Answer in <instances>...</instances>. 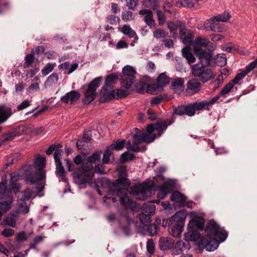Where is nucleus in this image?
<instances>
[{
    "label": "nucleus",
    "mask_w": 257,
    "mask_h": 257,
    "mask_svg": "<svg viewBox=\"0 0 257 257\" xmlns=\"http://www.w3.org/2000/svg\"><path fill=\"white\" fill-rule=\"evenodd\" d=\"M22 176L21 173L13 172L11 174L10 189L8 188L7 187V176L4 175L2 177V181L0 182V221L4 214L12 207V203L14 201L12 191L15 194L20 191L22 187L21 184H18L17 182L20 180V176Z\"/></svg>",
    "instance_id": "obj_1"
},
{
    "label": "nucleus",
    "mask_w": 257,
    "mask_h": 257,
    "mask_svg": "<svg viewBox=\"0 0 257 257\" xmlns=\"http://www.w3.org/2000/svg\"><path fill=\"white\" fill-rule=\"evenodd\" d=\"M205 231L206 235L201 238L198 244L208 251L215 250L219 243L224 241L228 236L227 232L224 230H220L219 225L214 219L210 220Z\"/></svg>",
    "instance_id": "obj_2"
},
{
    "label": "nucleus",
    "mask_w": 257,
    "mask_h": 257,
    "mask_svg": "<svg viewBox=\"0 0 257 257\" xmlns=\"http://www.w3.org/2000/svg\"><path fill=\"white\" fill-rule=\"evenodd\" d=\"M136 73L134 68L126 65L123 68L121 74L119 75L117 73H112L106 76L103 86L113 88V84L116 83L119 79L121 86L128 89L136 81Z\"/></svg>",
    "instance_id": "obj_3"
},
{
    "label": "nucleus",
    "mask_w": 257,
    "mask_h": 257,
    "mask_svg": "<svg viewBox=\"0 0 257 257\" xmlns=\"http://www.w3.org/2000/svg\"><path fill=\"white\" fill-rule=\"evenodd\" d=\"M22 175L25 177V181L27 184L33 185L39 181H44L46 179V171L35 168V166H23L20 169Z\"/></svg>",
    "instance_id": "obj_4"
},
{
    "label": "nucleus",
    "mask_w": 257,
    "mask_h": 257,
    "mask_svg": "<svg viewBox=\"0 0 257 257\" xmlns=\"http://www.w3.org/2000/svg\"><path fill=\"white\" fill-rule=\"evenodd\" d=\"M187 213L186 210L182 209L176 212L173 215V222L169 227L171 228L170 232L172 236L178 237L181 235L183 231Z\"/></svg>",
    "instance_id": "obj_5"
},
{
    "label": "nucleus",
    "mask_w": 257,
    "mask_h": 257,
    "mask_svg": "<svg viewBox=\"0 0 257 257\" xmlns=\"http://www.w3.org/2000/svg\"><path fill=\"white\" fill-rule=\"evenodd\" d=\"M102 77L99 76L94 78L88 84L83 85L81 89L86 88L84 92V98L82 100V103L85 105L89 104L96 97L97 93L96 89L99 87L102 81Z\"/></svg>",
    "instance_id": "obj_6"
},
{
    "label": "nucleus",
    "mask_w": 257,
    "mask_h": 257,
    "mask_svg": "<svg viewBox=\"0 0 257 257\" xmlns=\"http://www.w3.org/2000/svg\"><path fill=\"white\" fill-rule=\"evenodd\" d=\"M193 75L202 83H205L213 78V72L210 68L202 63L194 65L191 69Z\"/></svg>",
    "instance_id": "obj_7"
},
{
    "label": "nucleus",
    "mask_w": 257,
    "mask_h": 257,
    "mask_svg": "<svg viewBox=\"0 0 257 257\" xmlns=\"http://www.w3.org/2000/svg\"><path fill=\"white\" fill-rule=\"evenodd\" d=\"M103 184L107 185L109 188L108 193L114 194L116 192V189L118 188V185L124 187H128L131 185V181L127 178H118L114 181H111L107 178H103L101 180Z\"/></svg>",
    "instance_id": "obj_8"
},
{
    "label": "nucleus",
    "mask_w": 257,
    "mask_h": 257,
    "mask_svg": "<svg viewBox=\"0 0 257 257\" xmlns=\"http://www.w3.org/2000/svg\"><path fill=\"white\" fill-rule=\"evenodd\" d=\"M73 178L75 183L79 185H83L87 183H91L93 175L86 174L82 170L77 169L73 173Z\"/></svg>",
    "instance_id": "obj_9"
},
{
    "label": "nucleus",
    "mask_w": 257,
    "mask_h": 257,
    "mask_svg": "<svg viewBox=\"0 0 257 257\" xmlns=\"http://www.w3.org/2000/svg\"><path fill=\"white\" fill-rule=\"evenodd\" d=\"M168 28L170 32L172 34V37L175 38L177 37V30L179 29V35L182 37L185 34V24L181 21L178 20L176 22L169 21L167 24Z\"/></svg>",
    "instance_id": "obj_10"
},
{
    "label": "nucleus",
    "mask_w": 257,
    "mask_h": 257,
    "mask_svg": "<svg viewBox=\"0 0 257 257\" xmlns=\"http://www.w3.org/2000/svg\"><path fill=\"white\" fill-rule=\"evenodd\" d=\"M100 103L109 102L114 99L113 88L103 86L100 91Z\"/></svg>",
    "instance_id": "obj_11"
},
{
    "label": "nucleus",
    "mask_w": 257,
    "mask_h": 257,
    "mask_svg": "<svg viewBox=\"0 0 257 257\" xmlns=\"http://www.w3.org/2000/svg\"><path fill=\"white\" fill-rule=\"evenodd\" d=\"M194 53L200 61V63L204 62L205 65L210 64L213 57L212 51L209 49L203 50L202 49L195 48Z\"/></svg>",
    "instance_id": "obj_12"
},
{
    "label": "nucleus",
    "mask_w": 257,
    "mask_h": 257,
    "mask_svg": "<svg viewBox=\"0 0 257 257\" xmlns=\"http://www.w3.org/2000/svg\"><path fill=\"white\" fill-rule=\"evenodd\" d=\"M256 66L257 58L246 66L244 70H242L240 73H237L231 81L234 84H238L239 81L243 79L244 77L255 68Z\"/></svg>",
    "instance_id": "obj_13"
},
{
    "label": "nucleus",
    "mask_w": 257,
    "mask_h": 257,
    "mask_svg": "<svg viewBox=\"0 0 257 257\" xmlns=\"http://www.w3.org/2000/svg\"><path fill=\"white\" fill-rule=\"evenodd\" d=\"M201 88V84L196 78L189 80L187 83L186 91L187 93L191 96L199 92Z\"/></svg>",
    "instance_id": "obj_14"
},
{
    "label": "nucleus",
    "mask_w": 257,
    "mask_h": 257,
    "mask_svg": "<svg viewBox=\"0 0 257 257\" xmlns=\"http://www.w3.org/2000/svg\"><path fill=\"white\" fill-rule=\"evenodd\" d=\"M62 147L63 146L61 144H52L46 150V153L47 155H50L54 151V158L55 162H61V159L63 152Z\"/></svg>",
    "instance_id": "obj_15"
},
{
    "label": "nucleus",
    "mask_w": 257,
    "mask_h": 257,
    "mask_svg": "<svg viewBox=\"0 0 257 257\" xmlns=\"http://www.w3.org/2000/svg\"><path fill=\"white\" fill-rule=\"evenodd\" d=\"M157 188L159 191L158 196L161 199H164L168 194L173 191L174 185L172 183L166 181L162 185H157Z\"/></svg>",
    "instance_id": "obj_16"
},
{
    "label": "nucleus",
    "mask_w": 257,
    "mask_h": 257,
    "mask_svg": "<svg viewBox=\"0 0 257 257\" xmlns=\"http://www.w3.org/2000/svg\"><path fill=\"white\" fill-rule=\"evenodd\" d=\"M19 218V211L14 210L9 213L3 219L2 224L4 226H9L15 227Z\"/></svg>",
    "instance_id": "obj_17"
},
{
    "label": "nucleus",
    "mask_w": 257,
    "mask_h": 257,
    "mask_svg": "<svg viewBox=\"0 0 257 257\" xmlns=\"http://www.w3.org/2000/svg\"><path fill=\"white\" fill-rule=\"evenodd\" d=\"M80 93L76 90H71L66 93L64 96H62L60 100L62 102L70 104H74L80 97Z\"/></svg>",
    "instance_id": "obj_18"
},
{
    "label": "nucleus",
    "mask_w": 257,
    "mask_h": 257,
    "mask_svg": "<svg viewBox=\"0 0 257 257\" xmlns=\"http://www.w3.org/2000/svg\"><path fill=\"white\" fill-rule=\"evenodd\" d=\"M203 106L201 101H195L193 103L185 105V114L189 116H193L195 115L196 110L204 109Z\"/></svg>",
    "instance_id": "obj_19"
},
{
    "label": "nucleus",
    "mask_w": 257,
    "mask_h": 257,
    "mask_svg": "<svg viewBox=\"0 0 257 257\" xmlns=\"http://www.w3.org/2000/svg\"><path fill=\"white\" fill-rule=\"evenodd\" d=\"M175 117H171L170 119L161 120L155 123L156 130L159 132V137L162 135L169 125L172 124L175 122Z\"/></svg>",
    "instance_id": "obj_20"
},
{
    "label": "nucleus",
    "mask_w": 257,
    "mask_h": 257,
    "mask_svg": "<svg viewBox=\"0 0 257 257\" xmlns=\"http://www.w3.org/2000/svg\"><path fill=\"white\" fill-rule=\"evenodd\" d=\"M13 113L10 106L5 104H0V124L6 121Z\"/></svg>",
    "instance_id": "obj_21"
},
{
    "label": "nucleus",
    "mask_w": 257,
    "mask_h": 257,
    "mask_svg": "<svg viewBox=\"0 0 257 257\" xmlns=\"http://www.w3.org/2000/svg\"><path fill=\"white\" fill-rule=\"evenodd\" d=\"M170 200L172 201L176 202L179 204L180 207H184L187 197L182 193L178 191H175L172 193Z\"/></svg>",
    "instance_id": "obj_22"
},
{
    "label": "nucleus",
    "mask_w": 257,
    "mask_h": 257,
    "mask_svg": "<svg viewBox=\"0 0 257 257\" xmlns=\"http://www.w3.org/2000/svg\"><path fill=\"white\" fill-rule=\"evenodd\" d=\"M139 14L145 16L146 23L151 28L155 26V22L153 19V14L151 10H142L139 11Z\"/></svg>",
    "instance_id": "obj_23"
},
{
    "label": "nucleus",
    "mask_w": 257,
    "mask_h": 257,
    "mask_svg": "<svg viewBox=\"0 0 257 257\" xmlns=\"http://www.w3.org/2000/svg\"><path fill=\"white\" fill-rule=\"evenodd\" d=\"M151 86L150 84H147V83L142 79L135 85V89L136 92L144 94L146 92H149L150 91Z\"/></svg>",
    "instance_id": "obj_24"
},
{
    "label": "nucleus",
    "mask_w": 257,
    "mask_h": 257,
    "mask_svg": "<svg viewBox=\"0 0 257 257\" xmlns=\"http://www.w3.org/2000/svg\"><path fill=\"white\" fill-rule=\"evenodd\" d=\"M119 202L122 206L126 209H130L134 210L137 207L136 202L127 196H123L119 199Z\"/></svg>",
    "instance_id": "obj_25"
},
{
    "label": "nucleus",
    "mask_w": 257,
    "mask_h": 257,
    "mask_svg": "<svg viewBox=\"0 0 257 257\" xmlns=\"http://www.w3.org/2000/svg\"><path fill=\"white\" fill-rule=\"evenodd\" d=\"M119 202L122 206L126 209H130L134 210L137 207L136 202L127 196H123L119 199Z\"/></svg>",
    "instance_id": "obj_26"
},
{
    "label": "nucleus",
    "mask_w": 257,
    "mask_h": 257,
    "mask_svg": "<svg viewBox=\"0 0 257 257\" xmlns=\"http://www.w3.org/2000/svg\"><path fill=\"white\" fill-rule=\"evenodd\" d=\"M175 242L173 239L168 237H161L159 239V247L162 250L173 248Z\"/></svg>",
    "instance_id": "obj_27"
},
{
    "label": "nucleus",
    "mask_w": 257,
    "mask_h": 257,
    "mask_svg": "<svg viewBox=\"0 0 257 257\" xmlns=\"http://www.w3.org/2000/svg\"><path fill=\"white\" fill-rule=\"evenodd\" d=\"M179 37L183 44L187 46H190L193 44L194 36L192 31L190 30H188L185 28V34L182 37L179 35Z\"/></svg>",
    "instance_id": "obj_28"
},
{
    "label": "nucleus",
    "mask_w": 257,
    "mask_h": 257,
    "mask_svg": "<svg viewBox=\"0 0 257 257\" xmlns=\"http://www.w3.org/2000/svg\"><path fill=\"white\" fill-rule=\"evenodd\" d=\"M56 163V174L57 176L61 177V181L65 182H68V179L66 178V172L62 165L61 162Z\"/></svg>",
    "instance_id": "obj_29"
},
{
    "label": "nucleus",
    "mask_w": 257,
    "mask_h": 257,
    "mask_svg": "<svg viewBox=\"0 0 257 257\" xmlns=\"http://www.w3.org/2000/svg\"><path fill=\"white\" fill-rule=\"evenodd\" d=\"M208 26H205V28L208 30H211L214 32H221V28L219 26V22L216 20L214 17L208 20Z\"/></svg>",
    "instance_id": "obj_30"
},
{
    "label": "nucleus",
    "mask_w": 257,
    "mask_h": 257,
    "mask_svg": "<svg viewBox=\"0 0 257 257\" xmlns=\"http://www.w3.org/2000/svg\"><path fill=\"white\" fill-rule=\"evenodd\" d=\"M182 56L185 58L189 64L195 62L196 58L191 53L190 46H186L182 49Z\"/></svg>",
    "instance_id": "obj_31"
},
{
    "label": "nucleus",
    "mask_w": 257,
    "mask_h": 257,
    "mask_svg": "<svg viewBox=\"0 0 257 257\" xmlns=\"http://www.w3.org/2000/svg\"><path fill=\"white\" fill-rule=\"evenodd\" d=\"M154 185V182H152V185L151 186H150L148 183L141 184L134 187V192L137 194H146L148 190H151Z\"/></svg>",
    "instance_id": "obj_32"
},
{
    "label": "nucleus",
    "mask_w": 257,
    "mask_h": 257,
    "mask_svg": "<svg viewBox=\"0 0 257 257\" xmlns=\"http://www.w3.org/2000/svg\"><path fill=\"white\" fill-rule=\"evenodd\" d=\"M169 77L165 73L160 74L157 79V88L165 87L169 83Z\"/></svg>",
    "instance_id": "obj_33"
},
{
    "label": "nucleus",
    "mask_w": 257,
    "mask_h": 257,
    "mask_svg": "<svg viewBox=\"0 0 257 257\" xmlns=\"http://www.w3.org/2000/svg\"><path fill=\"white\" fill-rule=\"evenodd\" d=\"M187 241H197L200 238V234L197 230H189L185 235Z\"/></svg>",
    "instance_id": "obj_34"
},
{
    "label": "nucleus",
    "mask_w": 257,
    "mask_h": 257,
    "mask_svg": "<svg viewBox=\"0 0 257 257\" xmlns=\"http://www.w3.org/2000/svg\"><path fill=\"white\" fill-rule=\"evenodd\" d=\"M156 206L154 202H148L144 203L142 208V212L153 215L155 212Z\"/></svg>",
    "instance_id": "obj_35"
},
{
    "label": "nucleus",
    "mask_w": 257,
    "mask_h": 257,
    "mask_svg": "<svg viewBox=\"0 0 257 257\" xmlns=\"http://www.w3.org/2000/svg\"><path fill=\"white\" fill-rule=\"evenodd\" d=\"M26 201V200L20 198L17 200V209L16 210L19 211V214L22 213L26 214L29 212V207L27 205Z\"/></svg>",
    "instance_id": "obj_36"
},
{
    "label": "nucleus",
    "mask_w": 257,
    "mask_h": 257,
    "mask_svg": "<svg viewBox=\"0 0 257 257\" xmlns=\"http://www.w3.org/2000/svg\"><path fill=\"white\" fill-rule=\"evenodd\" d=\"M125 221L126 222V224L125 225H122L121 224L120 221H119V224L121 226V229H122L124 233L128 236L131 234V225L134 223V220L130 218L128 216H125Z\"/></svg>",
    "instance_id": "obj_37"
},
{
    "label": "nucleus",
    "mask_w": 257,
    "mask_h": 257,
    "mask_svg": "<svg viewBox=\"0 0 257 257\" xmlns=\"http://www.w3.org/2000/svg\"><path fill=\"white\" fill-rule=\"evenodd\" d=\"M126 141L125 140H117L108 146L112 150L120 151L124 148Z\"/></svg>",
    "instance_id": "obj_38"
},
{
    "label": "nucleus",
    "mask_w": 257,
    "mask_h": 257,
    "mask_svg": "<svg viewBox=\"0 0 257 257\" xmlns=\"http://www.w3.org/2000/svg\"><path fill=\"white\" fill-rule=\"evenodd\" d=\"M35 59L34 49H32L31 53L28 54L25 57L24 68H27L32 66V64L34 62Z\"/></svg>",
    "instance_id": "obj_39"
},
{
    "label": "nucleus",
    "mask_w": 257,
    "mask_h": 257,
    "mask_svg": "<svg viewBox=\"0 0 257 257\" xmlns=\"http://www.w3.org/2000/svg\"><path fill=\"white\" fill-rule=\"evenodd\" d=\"M28 166H35L36 169L44 170V169L46 167V159L44 157L39 156L36 158L33 164L29 165Z\"/></svg>",
    "instance_id": "obj_40"
},
{
    "label": "nucleus",
    "mask_w": 257,
    "mask_h": 257,
    "mask_svg": "<svg viewBox=\"0 0 257 257\" xmlns=\"http://www.w3.org/2000/svg\"><path fill=\"white\" fill-rule=\"evenodd\" d=\"M142 4L145 7L153 10H157L159 7L158 0H144Z\"/></svg>",
    "instance_id": "obj_41"
},
{
    "label": "nucleus",
    "mask_w": 257,
    "mask_h": 257,
    "mask_svg": "<svg viewBox=\"0 0 257 257\" xmlns=\"http://www.w3.org/2000/svg\"><path fill=\"white\" fill-rule=\"evenodd\" d=\"M141 143L137 141V140H133L132 143H131V141L128 140L126 143L127 148L131 151L138 153L141 152V148L139 146V144Z\"/></svg>",
    "instance_id": "obj_42"
},
{
    "label": "nucleus",
    "mask_w": 257,
    "mask_h": 257,
    "mask_svg": "<svg viewBox=\"0 0 257 257\" xmlns=\"http://www.w3.org/2000/svg\"><path fill=\"white\" fill-rule=\"evenodd\" d=\"M82 165V166L81 168L78 169L82 170L85 172H89L93 170V164L90 161H89V160L87 158V157L84 158L83 159Z\"/></svg>",
    "instance_id": "obj_43"
},
{
    "label": "nucleus",
    "mask_w": 257,
    "mask_h": 257,
    "mask_svg": "<svg viewBox=\"0 0 257 257\" xmlns=\"http://www.w3.org/2000/svg\"><path fill=\"white\" fill-rule=\"evenodd\" d=\"M121 32L129 38H136L137 40L138 39L136 32L132 29L130 26L124 25L121 28Z\"/></svg>",
    "instance_id": "obj_44"
},
{
    "label": "nucleus",
    "mask_w": 257,
    "mask_h": 257,
    "mask_svg": "<svg viewBox=\"0 0 257 257\" xmlns=\"http://www.w3.org/2000/svg\"><path fill=\"white\" fill-rule=\"evenodd\" d=\"M209 43V41L206 39H203L199 37L195 39V44L193 46L194 50L195 48L201 49V47H207Z\"/></svg>",
    "instance_id": "obj_45"
},
{
    "label": "nucleus",
    "mask_w": 257,
    "mask_h": 257,
    "mask_svg": "<svg viewBox=\"0 0 257 257\" xmlns=\"http://www.w3.org/2000/svg\"><path fill=\"white\" fill-rule=\"evenodd\" d=\"M221 95H220V93L218 94V95L215 96L211 99L209 100H205L201 101L202 104H203V106L204 109L207 110H209L210 109V106L211 105L215 103L220 98Z\"/></svg>",
    "instance_id": "obj_46"
},
{
    "label": "nucleus",
    "mask_w": 257,
    "mask_h": 257,
    "mask_svg": "<svg viewBox=\"0 0 257 257\" xmlns=\"http://www.w3.org/2000/svg\"><path fill=\"white\" fill-rule=\"evenodd\" d=\"M16 135L12 130L7 133L4 134L1 136L4 145L7 144L8 143L13 140L16 137Z\"/></svg>",
    "instance_id": "obj_47"
},
{
    "label": "nucleus",
    "mask_w": 257,
    "mask_h": 257,
    "mask_svg": "<svg viewBox=\"0 0 257 257\" xmlns=\"http://www.w3.org/2000/svg\"><path fill=\"white\" fill-rule=\"evenodd\" d=\"M44 236L42 235H37L36 236L33 240L30 242L29 246L27 250H30L31 249H37V245L38 243L42 242L44 240Z\"/></svg>",
    "instance_id": "obj_48"
},
{
    "label": "nucleus",
    "mask_w": 257,
    "mask_h": 257,
    "mask_svg": "<svg viewBox=\"0 0 257 257\" xmlns=\"http://www.w3.org/2000/svg\"><path fill=\"white\" fill-rule=\"evenodd\" d=\"M13 130L16 136L26 135L29 133V129L28 127L25 125L19 126L14 128Z\"/></svg>",
    "instance_id": "obj_49"
},
{
    "label": "nucleus",
    "mask_w": 257,
    "mask_h": 257,
    "mask_svg": "<svg viewBox=\"0 0 257 257\" xmlns=\"http://www.w3.org/2000/svg\"><path fill=\"white\" fill-rule=\"evenodd\" d=\"M184 80L183 78H177L172 82L171 86L173 89H184L185 86L184 85Z\"/></svg>",
    "instance_id": "obj_50"
},
{
    "label": "nucleus",
    "mask_w": 257,
    "mask_h": 257,
    "mask_svg": "<svg viewBox=\"0 0 257 257\" xmlns=\"http://www.w3.org/2000/svg\"><path fill=\"white\" fill-rule=\"evenodd\" d=\"M152 215L144 212H141L139 215V219L142 224L147 225L150 223L151 221V216Z\"/></svg>",
    "instance_id": "obj_51"
},
{
    "label": "nucleus",
    "mask_w": 257,
    "mask_h": 257,
    "mask_svg": "<svg viewBox=\"0 0 257 257\" xmlns=\"http://www.w3.org/2000/svg\"><path fill=\"white\" fill-rule=\"evenodd\" d=\"M184 114H185V105L181 104L177 107H174L171 117H174L175 115L182 116Z\"/></svg>",
    "instance_id": "obj_52"
},
{
    "label": "nucleus",
    "mask_w": 257,
    "mask_h": 257,
    "mask_svg": "<svg viewBox=\"0 0 257 257\" xmlns=\"http://www.w3.org/2000/svg\"><path fill=\"white\" fill-rule=\"evenodd\" d=\"M147 225V231L150 236H153L157 233L159 227L155 223H149Z\"/></svg>",
    "instance_id": "obj_53"
},
{
    "label": "nucleus",
    "mask_w": 257,
    "mask_h": 257,
    "mask_svg": "<svg viewBox=\"0 0 257 257\" xmlns=\"http://www.w3.org/2000/svg\"><path fill=\"white\" fill-rule=\"evenodd\" d=\"M135 157V154L125 152L121 154L120 159L122 163H125L128 161H133Z\"/></svg>",
    "instance_id": "obj_54"
},
{
    "label": "nucleus",
    "mask_w": 257,
    "mask_h": 257,
    "mask_svg": "<svg viewBox=\"0 0 257 257\" xmlns=\"http://www.w3.org/2000/svg\"><path fill=\"white\" fill-rule=\"evenodd\" d=\"M130 93L125 90L117 89H116V92L114 91V99H122L126 97Z\"/></svg>",
    "instance_id": "obj_55"
},
{
    "label": "nucleus",
    "mask_w": 257,
    "mask_h": 257,
    "mask_svg": "<svg viewBox=\"0 0 257 257\" xmlns=\"http://www.w3.org/2000/svg\"><path fill=\"white\" fill-rule=\"evenodd\" d=\"M157 136L156 135L148 134L147 133H144V135L142 136V142H145L146 143H151L154 141L156 139Z\"/></svg>",
    "instance_id": "obj_56"
},
{
    "label": "nucleus",
    "mask_w": 257,
    "mask_h": 257,
    "mask_svg": "<svg viewBox=\"0 0 257 257\" xmlns=\"http://www.w3.org/2000/svg\"><path fill=\"white\" fill-rule=\"evenodd\" d=\"M101 153V151L96 150L90 156L88 157L87 158L89 160V161L93 164L96 163V162L100 161Z\"/></svg>",
    "instance_id": "obj_57"
},
{
    "label": "nucleus",
    "mask_w": 257,
    "mask_h": 257,
    "mask_svg": "<svg viewBox=\"0 0 257 257\" xmlns=\"http://www.w3.org/2000/svg\"><path fill=\"white\" fill-rule=\"evenodd\" d=\"M234 85V84L231 80L230 82L227 83L221 89V90L219 92L220 95L223 96L225 94H228L230 91V90L233 88Z\"/></svg>",
    "instance_id": "obj_58"
},
{
    "label": "nucleus",
    "mask_w": 257,
    "mask_h": 257,
    "mask_svg": "<svg viewBox=\"0 0 257 257\" xmlns=\"http://www.w3.org/2000/svg\"><path fill=\"white\" fill-rule=\"evenodd\" d=\"M135 131V134L133 135V138L134 140H137V141L139 142H142L143 139L142 138V136L144 135L145 133L144 130H140L138 128H134Z\"/></svg>",
    "instance_id": "obj_59"
},
{
    "label": "nucleus",
    "mask_w": 257,
    "mask_h": 257,
    "mask_svg": "<svg viewBox=\"0 0 257 257\" xmlns=\"http://www.w3.org/2000/svg\"><path fill=\"white\" fill-rule=\"evenodd\" d=\"M214 18L216 19V20L218 22H228V20L230 19V18H231V16L229 13L224 12L222 14L218 15L216 16H215Z\"/></svg>",
    "instance_id": "obj_60"
},
{
    "label": "nucleus",
    "mask_w": 257,
    "mask_h": 257,
    "mask_svg": "<svg viewBox=\"0 0 257 257\" xmlns=\"http://www.w3.org/2000/svg\"><path fill=\"white\" fill-rule=\"evenodd\" d=\"M22 196L20 199L28 201L31 198L33 194V191L31 189L27 188L22 192Z\"/></svg>",
    "instance_id": "obj_61"
},
{
    "label": "nucleus",
    "mask_w": 257,
    "mask_h": 257,
    "mask_svg": "<svg viewBox=\"0 0 257 257\" xmlns=\"http://www.w3.org/2000/svg\"><path fill=\"white\" fill-rule=\"evenodd\" d=\"M112 155V150L107 147L103 155V162L105 164H108L109 162L110 157Z\"/></svg>",
    "instance_id": "obj_62"
},
{
    "label": "nucleus",
    "mask_w": 257,
    "mask_h": 257,
    "mask_svg": "<svg viewBox=\"0 0 257 257\" xmlns=\"http://www.w3.org/2000/svg\"><path fill=\"white\" fill-rule=\"evenodd\" d=\"M221 49L223 51L227 53H231L233 50H235L234 44L231 42H228L221 46Z\"/></svg>",
    "instance_id": "obj_63"
},
{
    "label": "nucleus",
    "mask_w": 257,
    "mask_h": 257,
    "mask_svg": "<svg viewBox=\"0 0 257 257\" xmlns=\"http://www.w3.org/2000/svg\"><path fill=\"white\" fill-rule=\"evenodd\" d=\"M58 74L53 73L48 77L46 82L49 85H52V84L56 83L58 82Z\"/></svg>",
    "instance_id": "obj_64"
}]
</instances>
